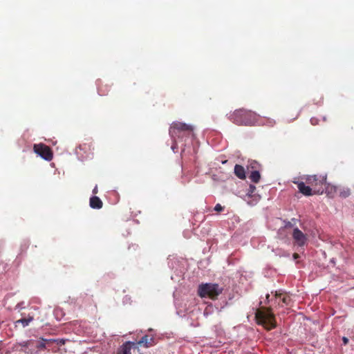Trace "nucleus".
<instances>
[{"label": "nucleus", "mask_w": 354, "mask_h": 354, "mask_svg": "<svg viewBox=\"0 0 354 354\" xmlns=\"http://www.w3.org/2000/svg\"><path fill=\"white\" fill-rule=\"evenodd\" d=\"M302 179L313 188L315 194H322L324 193L326 176H318L317 175L306 176L303 177Z\"/></svg>", "instance_id": "obj_5"}, {"label": "nucleus", "mask_w": 354, "mask_h": 354, "mask_svg": "<svg viewBox=\"0 0 354 354\" xmlns=\"http://www.w3.org/2000/svg\"><path fill=\"white\" fill-rule=\"evenodd\" d=\"M261 196L260 195H254L251 196L250 198H245V201L250 205H255L260 200Z\"/></svg>", "instance_id": "obj_18"}, {"label": "nucleus", "mask_w": 354, "mask_h": 354, "mask_svg": "<svg viewBox=\"0 0 354 354\" xmlns=\"http://www.w3.org/2000/svg\"><path fill=\"white\" fill-rule=\"evenodd\" d=\"M249 178L254 183H259L261 178L259 171H251Z\"/></svg>", "instance_id": "obj_16"}, {"label": "nucleus", "mask_w": 354, "mask_h": 354, "mask_svg": "<svg viewBox=\"0 0 354 354\" xmlns=\"http://www.w3.org/2000/svg\"><path fill=\"white\" fill-rule=\"evenodd\" d=\"M33 320V317L28 315L27 318H22L16 321V324H21L23 327L27 326Z\"/></svg>", "instance_id": "obj_17"}, {"label": "nucleus", "mask_w": 354, "mask_h": 354, "mask_svg": "<svg viewBox=\"0 0 354 354\" xmlns=\"http://www.w3.org/2000/svg\"><path fill=\"white\" fill-rule=\"evenodd\" d=\"M326 193L329 197H334L335 194L337 193L338 187L333 185H326L325 183V190Z\"/></svg>", "instance_id": "obj_13"}, {"label": "nucleus", "mask_w": 354, "mask_h": 354, "mask_svg": "<svg viewBox=\"0 0 354 354\" xmlns=\"http://www.w3.org/2000/svg\"><path fill=\"white\" fill-rule=\"evenodd\" d=\"M224 207L219 203L216 204L214 207V210L216 212H222Z\"/></svg>", "instance_id": "obj_23"}, {"label": "nucleus", "mask_w": 354, "mask_h": 354, "mask_svg": "<svg viewBox=\"0 0 354 354\" xmlns=\"http://www.w3.org/2000/svg\"><path fill=\"white\" fill-rule=\"evenodd\" d=\"M92 192L93 194H97L98 193V188L97 185L93 188Z\"/></svg>", "instance_id": "obj_24"}, {"label": "nucleus", "mask_w": 354, "mask_h": 354, "mask_svg": "<svg viewBox=\"0 0 354 354\" xmlns=\"http://www.w3.org/2000/svg\"><path fill=\"white\" fill-rule=\"evenodd\" d=\"M310 122H311L312 124H315V119H313V118H312V119L310 120Z\"/></svg>", "instance_id": "obj_29"}, {"label": "nucleus", "mask_w": 354, "mask_h": 354, "mask_svg": "<svg viewBox=\"0 0 354 354\" xmlns=\"http://www.w3.org/2000/svg\"><path fill=\"white\" fill-rule=\"evenodd\" d=\"M294 183L297 184V187L299 190V192L303 194L304 196H312L315 194L314 193V191L313 188L308 185H306L305 182L301 181V182H295L294 181Z\"/></svg>", "instance_id": "obj_8"}, {"label": "nucleus", "mask_w": 354, "mask_h": 354, "mask_svg": "<svg viewBox=\"0 0 354 354\" xmlns=\"http://www.w3.org/2000/svg\"><path fill=\"white\" fill-rule=\"evenodd\" d=\"M41 342L37 346V348H40V349L46 348V342H55V339H44V338H41Z\"/></svg>", "instance_id": "obj_20"}, {"label": "nucleus", "mask_w": 354, "mask_h": 354, "mask_svg": "<svg viewBox=\"0 0 354 354\" xmlns=\"http://www.w3.org/2000/svg\"><path fill=\"white\" fill-rule=\"evenodd\" d=\"M255 191H256V187L253 185H250L249 187L248 193L245 196V198H250L251 196H252L254 195H257L256 194H254Z\"/></svg>", "instance_id": "obj_19"}, {"label": "nucleus", "mask_w": 354, "mask_h": 354, "mask_svg": "<svg viewBox=\"0 0 354 354\" xmlns=\"http://www.w3.org/2000/svg\"><path fill=\"white\" fill-rule=\"evenodd\" d=\"M33 150L35 153L46 160H51L53 159V152L50 148L43 143L35 144Z\"/></svg>", "instance_id": "obj_6"}, {"label": "nucleus", "mask_w": 354, "mask_h": 354, "mask_svg": "<svg viewBox=\"0 0 354 354\" xmlns=\"http://www.w3.org/2000/svg\"><path fill=\"white\" fill-rule=\"evenodd\" d=\"M281 294H279V293H277V292H276V293H275V297H276V298L281 297Z\"/></svg>", "instance_id": "obj_27"}, {"label": "nucleus", "mask_w": 354, "mask_h": 354, "mask_svg": "<svg viewBox=\"0 0 354 354\" xmlns=\"http://www.w3.org/2000/svg\"><path fill=\"white\" fill-rule=\"evenodd\" d=\"M290 296L288 295H285L283 297V298L281 299V301L283 304L285 305H288L290 302Z\"/></svg>", "instance_id": "obj_21"}, {"label": "nucleus", "mask_w": 354, "mask_h": 354, "mask_svg": "<svg viewBox=\"0 0 354 354\" xmlns=\"http://www.w3.org/2000/svg\"><path fill=\"white\" fill-rule=\"evenodd\" d=\"M259 115L254 111L244 109L235 110L229 119L237 125H254L258 120Z\"/></svg>", "instance_id": "obj_1"}, {"label": "nucleus", "mask_w": 354, "mask_h": 354, "mask_svg": "<svg viewBox=\"0 0 354 354\" xmlns=\"http://www.w3.org/2000/svg\"><path fill=\"white\" fill-rule=\"evenodd\" d=\"M342 341H343L344 344L346 345L348 344V339L347 337H344L342 338Z\"/></svg>", "instance_id": "obj_25"}, {"label": "nucleus", "mask_w": 354, "mask_h": 354, "mask_svg": "<svg viewBox=\"0 0 354 354\" xmlns=\"http://www.w3.org/2000/svg\"><path fill=\"white\" fill-rule=\"evenodd\" d=\"M293 258H294V259H297L299 258V255L297 253H294Z\"/></svg>", "instance_id": "obj_26"}, {"label": "nucleus", "mask_w": 354, "mask_h": 354, "mask_svg": "<svg viewBox=\"0 0 354 354\" xmlns=\"http://www.w3.org/2000/svg\"><path fill=\"white\" fill-rule=\"evenodd\" d=\"M223 288L217 283H202L198 288V295L201 298H209L216 300L222 293Z\"/></svg>", "instance_id": "obj_3"}, {"label": "nucleus", "mask_w": 354, "mask_h": 354, "mask_svg": "<svg viewBox=\"0 0 354 354\" xmlns=\"http://www.w3.org/2000/svg\"><path fill=\"white\" fill-rule=\"evenodd\" d=\"M91 147V143H88V144L84 143L83 145H81L79 148L80 150H85L87 148L90 149Z\"/></svg>", "instance_id": "obj_22"}, {"label": "nucleus", "mask_w": 354, "mask_h": 354, "mask_svg": "<svg viewBox=\"0 0 354 354\" xmlns=\"http://www.w3.org/2000/svg\"><path fill=\"white\" fill-rule=\"evenodd\" d=\"M133 344V343L131 342H127L126 343L123 344L118 351L117 354H131V344Z\"/></svg>", "instance_id": "obj_12"}, {"label": "nucleus", "mask_w": 354, "mask_h": 354, "mask_svg": "<svg viewBox=\"0 0 354 354\" xmlns=\"http://www.w3.org/2000/svg\"><path fill=\"white\" fill-rule=\"evenodd\" d=\"M261 167L260 164L256 160H250L248 161V164L247 165V168L248 170L251 169V171H259Z\"/></svg>", "instance_id": "obj_15"}, {"label": "nucleus", "mask_w": 354, "mask_h": 354, "mask_svg": "<svg viewBox=\"0 0 354 354\" xmlns=\"http://www.w3.org/2000/svg\"><path fill=\"white\" fill-rule=\"evenodd\" d=\"M337 193L339 197L342 198H346L351 195V189L348 187H340L338 188Z\"/></svg>", "instance_id": "obj_14"}, {"label": "nucleus", "mask_w": 354, "mask_h": 354, "mask_svg": "<svg viewBox=\"0 0 354 354\" xmlns=\"http://www.w3.org/2000/svg\"><path fill=\"white\" fill-rule=\"evenodd\" d=\"M89 205L93 209H99L102 207L103 203L99 197H97L96 196H93L90 198Z\"/></svg>", "instance_id": "obj_9"}, {"label": "nucleus", "mask_w": 354, "mask_h": 354, "mask_svg": "<svg viewBox=\"0 0 354 354\" xmlns=\"http://www.w3.org/2000/svg\"><path fill=\"white\" fill-rule=\"evenodd\" d=\"M269 123L270 124V125H273L274 124V121L272 120L269 121Z\"/></svg>", "instance_id": "obj_30"}, {"label": "nucleus", "mask_w": 354, "mask_h": 354, "mask_svg": "<svg viewBox=\"0 0 354 354\" xmlns=\"http://www.w3.org/2000/svg\"><path fill=\"white\" fill-rule=\"evenodd\" d=\"M310 122H311L312 124H315V119H313V118H312V119L310 120Z\"/></svg>", "instance_id": "obj_28"}, {"label": "nucleus", "mask_w": 354, "mask_h": 354, "mask_svg": "<svg viewBox=\"0 0 354 354\" xmlns=\"http://www.w3.org/2000/svg\"><path fill=\"white\" fill-rule=\"evenodd\" d=\"M194 127L189 124L174 122L169 128V135L174 142L193 135Z\"/></svg>", "instance_id": "obj_2"}, {"label": "nucleus", "mask_w": 354, "mask_h": 354, "mask_svg": "<svg viewBox=\"0 0 354 354\" xmlns=\"http://www.w3.org/2000/svg\"><path fill=\"white\" fill-rule=\"evenodd\" d=\"M257 323L263 326L265 328L270 330L277 326L274 314L269 309L258 310L255 314Z\"/></svg>", "instance_id": "obj_4"}, {"label": "nucleus", "mask_w": 354, "mask_h": 354, "mask_svg": "<svg viewBox=\"0 0 354 354\" xmlns=\"http://www.w3.org/2000/svg\"><path fill=\"white\" fill-rule=\"evenodd\" d=\"M234 174L241 180H244L246 178L245 171L243 166L240 165H235L234 166Z\"/></svg>", "instance_id": "obj_11"}, {"label": "nucleus", "mask_w": 354, "mask_h": 354, "mask_svg": "<svg viewBox=\"0 0 354 354\" xmlns=\"http://www.w3.org/2000/svg\"><path fill=\"white\" fill-rule=\"evenodd\" d=\"M154 344V338L148 335L143 336L138 342V344L144 345L145 347L148 348L153 346Z\"/></svg>", "instance_id": "obj_10"}, {"label": "nucleus", "mask_w": 354, "mask_h": 354, "mask_svg": "<svg viewBox=\"0 0 354 354\" xmlns=\"http://www.w3.org/2000/svg\"><path fill=\"white\" fill-rule=\"evenodd\" d=\"M269 297H270V295H269V294H268V295H266V299H267V300H268V299H269Z\"/></svg>", "instance_id": "obj_31"}, {"label": "nucleus", "mask_w": 354, "mask_h": 354, "mask_svg": "<svg viewBox=\"0 0 354 354\" xmlns=\"http://www.w3.org/2000/svg\"><path fill=\"white\" fill-rule=\"evenodd\" d=\"M295 244L299 247L304 246L307 243V235L303 233L299 228L295 227L292 234Z\"/></svg>", "instance_id": "obj_7"}]
</instances>
